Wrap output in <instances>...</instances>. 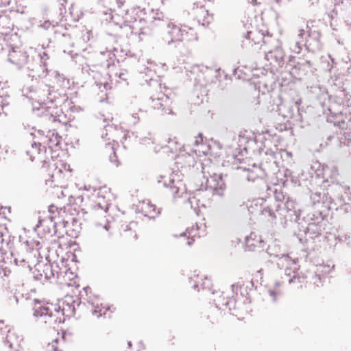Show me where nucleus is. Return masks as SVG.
I'll return each mask as SVG.
<instances>
[{
    "mask_svg": "<svg viewBox=\"0 0 351 351\" xmlns=\"http://www.w3.org/2000/svg\"><path fill=\"white\" fill-rule=\"evenodd\" d=\"M198 39L195 30L186 25L178 26L173 23H169L165 35V40L168 44L182 43L188 45L195 43Z\"/></svg>",
    "mask_w": 351,
    "mask_h": 351,
    "instance_id": "f257e3e1",
    "label": "nucleus"
},
{
    "mask_svg": "<svg viewBox=\"0 0 351 351\" xmlns=\"http://www.w3.org/2000/svg\"><path fill=\"white\" fill-rule=\"evenodd\" d=\"M158 182L162 183L164 186L169 188L171 195L175 198L182 197L187 191L184 182L175 173L160 176Z\"/></svg>",
    "mask_w": 351,
    "mask_h": 351,
    "instance_id": "f03ea898",
    "label": "nucleus"
},
{
    "mask_svg": "<svg viewBox=\"0 0 351 351\" xmlns=\"http://www.w3.org/2000/svg\"><path fill=\"white\" fill-rule=\"evenodd\" d=\"M60 308L52 303H47L43 305L36 306L33 315L36 318L43 319L44 322H49V319L56 317L59 313Z\"/></svg>",
    "mask_w": 351,
    "mask_h": 351,
    "instance_id": "7ed1b4c3",
    "label": "nucleus"
},
{
    "mask_svg": "<svg viewBox=\"0 0 351 351\" xmlns=\"http://www.w3.org/2000/svg\"><path fill=\"white\" fill-rule=\"evenodd\" d=\"M206 187L214 195L222 196L226 189V184L221 175L214 173L207 178Z\"/></svg>",
    "mask_w": 351,
    "mask_h": 351,
    "instance_id": "20e7f679",
    "label": "nucleus"
},
{
    "mask_svg": "<svg viewBox=\"0 0 351 351\" xmlns=\"http://www.w3.org/2000/svg\"><path fill=\"white\" fill-rule=\"evenodd\" d=\"M96 191L95 203L103 214L106 213L111 200L110 189L104 186L99 188Z\"/></svg>",
    "mask_w": 351,
    "mask_h": 351,
    "instance_id": "39448f33",
    "label": "nucleus"
},
{
    "mask_svg": "<svg viewBox=\"0 0 351 351\" xmlns=\"http://www.w3.org/2000/svg\"><path fill=\"white\" fill-rule=\"evenodd\" d=\"M114 311L115 308L112 306H110L108 304L103 302H97L96 304H93L91 314L92 316L96 319H99L100 317L111 319Z\"/></svg>",
    "mask_w": 351,
    "mask_h": 351,
    "instance_id": "423d86ee",
    "label": "nucleus"
},
{
    "mask_svg": "<svg viewBox=\"0 0 351 351\" xmlns=\"http://www.w3.org/2000/svg\"><path fill=\"white\" fill-rule=\"evenodd\" d=\"M23 338L21 335L16 334L14 330H8L6 335L5 345L10 350H20Z\"/></svg>",
    "mask_w": 351,
    "mask_h": 351,
    "instance_id": "0eeeda50",
    "label": "nucleus"
},
{
    "mask_svg": "<svg viewBox=\"0 0 351 351\" xmlns=\"http://www.w3.org/2000/svg\"><path fill=\"white\" fill-rule=\"evenodd\" d=\"M27 56L21 50H12L8 55V60L18 67H21L27 62Z\"/></svg>",
    "mask_w": 351,
    "mask_h": 351,
    "instance_id": "6e6552de",
    "label": "nucleus"
},
{
    "mask_svg": "<svg viewBox=\"0 0 351 351\" xmlns=\"http://www.w3.org/2000/svg\"><path fill=\"white\" fill-rule=\"evenodd\" d=\"M192 14L193 18L197 20L199 23L204 25L207 23L208 12L204 6L194 8L192 11Z\"/></svg>",
    "mask_w": 351,
    "mask_h": 351,
    "instance_id": "1a4fd4ad",
    "label": "nucleus"
},
{
    "mask_svg": "<svg viewBox=\"0 0 351 351\" xmlns=\"http://www.w3.org/2000/svg\"><path fill=\"white\" fill-rule=\"evenodd\" d=\"M140 210L144 216L149 218H154L157 214L156 206L149 202H142L140 204Z\"/></svg>",
    "mask_w": 351,
    "mask_h": 351,
    "instance_id": "9d476101",
    "label": "nucleus"
},
{
    "mask_svg": "<svg viewBox=\"0 0 351 351\" xmlns=\"http://www.w3.org/2000/svg\"><path fill=\"white\" fill-rule=\"evenodd\" d=\"M41 143L34 142L31 146L27 149L26 154L29 156L31 161H34L40 158L41 153Z\"/></svg>",
    "mask_w": 351,
    "mask_h": 351,
    "instance_id": "9b49d317",
    "label": "nucleus"
},
{
    "mask_svg": "<svg viewBox=\"0 0 351 351\" xmlns=\"http://www.w3.org/2000/svg\"><path fill=\"white\" fill-rule=\"evenodd\" d=\"M194 277L195 278V281L197 282V285L194 286L195 287H198L200 283L202 289L212 290L213 283L210 279L203 275H196Z\"/></svg>",
    "mask_w": 351,
    "mask_h": 351,
    "instance_id": "f8f14e48",
    "label": "nucleus"
},
{
    "mask_svg": "<svg viewBox=\"0 0 351 351\" xmlns=\"http://www.w3.org/2000/svg\"><path fill=\"white\" fill-rule=\"evenodd\" d=\"M282 283L280 281L276 280L272 288L269 289L268 293L271 297L272 300L276 302L277 298L282 293Z\"/></svg>",
    "mask_w": 351,
    "mask_h": 351,
    "instance_id": "ddd939ff",
    "label": "nucleus"
},
{
    "mask_svg": "<svg viewBox=\"0 0 351 351\" xmlns=\"http://www.w3.org/2000/svg\"><path fill=\"white\" fill-rule=\"evenodd\" d=\"M56 168L57 169V176H61V174H63V178L64 176H71V169L70 166L66 163L63 162L62 161H60L57 162L56 165Z\"/></svg>",
    "mask_w": 351,
    "mask_h": 351,
    "instance_id": "4468645a",
    "label": "nucleus"
},
{
    "mask_svg": "<svg viewBox=\"0 0 351 351\" xmlns=\"http://www.w3.org/2000/svg\"><path fill=\"white\" fill-rule=\"evenodd\" d=\"M215 301L216 305L218 306H227L230 303L234 302V299L229 298L226 293L222 292L221 294L218 295L217 299L215 300Z\"/></svg>",
    "mask_w": 351,
    "mask_h": 351,
    "instance_id": "2eb2a0df",
    "label": "nucleus"
},
{
    "mask_svg": "<svg viewBox=\"0 0 351 351\" xmlns=\"http://www.w3.org/2000/svg\"><path fill=\"white\" fill-rule=\"evenodd\" d=\"M60 209L58 206L54 204H51L48 208V211L50 213V218L51 220L56 219L60 214Z\"/></svg>",
    "mask_w": 351,
    "mask_h": 351,
    "instance_id": "dca6fc26",
    "label": "nucleus"
},
{
    "mask_svg": "<svg viewBox=\"0 0 351 351\" xmlns=\"http://www.w3.org/2000/svg\"><path fill=\"white\" fill-rule=\"evenodd\" d=\"M163 104L161 102V100L158 98L152 99L151 108L154 110L162 109Z\"/></svg>",
    "mask_w": 351,
    "mask_h": 351,
    "instance_id": "f3484780",
    "label": "nucleus"
},
{
    "mask_svg": "<svg viewBox=\"0 0 351 351\" xmlns=\"http://www.w3.org/2000/svg\"><path fill=\"white\" fill-rule=\"evenodd\" d=\"M130 234V236L132 237V238L134 239V240H136L137 239V235L136 234V232L134 231H131V230H129V231H125V237H127V234Z\"/></svg>",
    "mask_w": 351,
    "mask_h": 351,
    "instance_id": "a211bd4d",
    "label": "nucleus"
},
{
    "mask_svg": "<svg viewBox=\"0 0 351 351\" xmlns=\"http://www.w3.org/2000/svg\"><path fill=\"white\" fill-rule=\"evenodd\" d=\"M193 242H194V239L193 238H191V239H188L187 244L189 245H192L193 243Z\"/></svg>",
    "mask_w": 351,
    "mask_h": 351,
    "instance_id": "6ab92c4d",
    "label": "nucleus"
},
{
    "mask_svg": "<svg viewBox=\"0 0 351 351\" xmlns=\"http://www.w3.org/2000/svg\"><path fill=\"white\" fill-rule=\"evenodd\" d=\"M52 347H54V351H62L61 350H59L58 347H55L53 345H52Z\"/></svg>",
    "mask_w": 351,
    "mask_h": 351,
    "instance_id": "aec40b11",
    "label": "nucleus"
},
{
    "mask_svg": "<svg viewBox=\"0 0 351 351\" xmlns=\"http://www.w3.org/2000/svg\"><path fill=\"white\" fill-rule=\"evenodd\" d=\"M238 287V285H232V289L234 290V289H237Z\"/></svg>",
    "mask_w": 351,
    "mask_h": 351,
    "instance_id": "412c9836",
    "label": "nucleus"
},
{
    "mask_svg": "<svg viewBox=\"0 0 351 351\" xmlns=\"http://www.w3.org/2000/svg\"><path fill=\"white\" fill-rule=\"evenodd\" d=\"M128 346L129 348H131L132 347V343L130 341H128Z\"/></svg>",
    "mask_w": 351,
    "mask_h": 351,
    "instance_id": "4be33fe9",
    "label": "nucleus"
},
{
    "mask_svg": "<svg viewBox=\"0 0 351 351\" xmlns=\"http://www.w3.org/2000/svg\"><path fill=\"white\" fill-rule=\"evenodd\" d=\"M295 279H298V278L293 277L290 281H294Z\"/></svg>",
    "mask_w": 351,
    "mask_h": 351,
    "instance_id": "5701e85b",
    "label": "nucleus"
},
{
    "mask_svg": "<svg viewBox=\"0 0 351 351\" xmlns=\"http://www.w3.org/2000/svg\"><path fill=\"white\" fill-rule=\"evenodd\" d=\"M53 341H54L56 343H57L58 341V339H55Z\"/></svg>",
    "mask_w": 351,
    "mask_h": 351,
    "instance_id": "b1692460",
    "label": "nucleus"
},
{
    "mask_svg": "<svg viewBox=\"0 0 351 351\" xmlns=\"http://www.w3.org/2000/svg\"><path fill=\"white\" fill-rule=\"evenodd\" d=\"M9 351H20V350H10Z\"/></svg>",
    "mask_w": 351,
    "mask_h": 351,
    "instance_id": "393cba45",
    "label": "nucleus"
},
{
    "mask_svg": "<svg viewBox=\"0 0 351 351\" xmlns=\"http://www.w3.org/2000/svg\"><path fill=\"white\" fill-rule=\"evenodd\" d=\"M62 341H64V336L62 337Z\"/></svg>",
    "mask_w": 351,
    "mask_h": 351,
    "instance_id": "a878e982",
    "label": "nucleus"
}]
</instances>
